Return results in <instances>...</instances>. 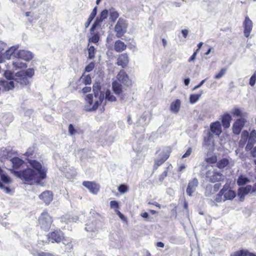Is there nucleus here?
<instances>
[{
    "instance_id": "obj_12",
    "label": "nucleus",
    "mask_w": 256,
    "mask_h": 256,
    "mask_svg": "<svg viewBox=\"0 0 256 256\" xmlns=\"http://www.w3.org/2000/svg\"><path fill=\"white\" fill-rule=\"evenodd\" d=\"M49 238L52 240V242H60L64 238V234L60 230H56L49 235Z\"/></svg>"
},
{
    "instance_id": "obj_50",
    "label": "nucleus",
    "mask_w": 256,
    "mask_h": 256,
    "mask_svg": "<svg viewBox=\"0 0 256 256\" xmlns=\"http://www.w3.org/2000/svg\"><path fill=\"white\" fill-rule=\"evenodd\" d=\"M256 142H252V140H248V142L247 144V145L246 147V151H249L252 150L254 144H255Z\"/></svg>"
},
{
    "instance_id": "obj_43",
    "label": "nucleus",
    "mask_w": 256,
    "mask_h": 256,
    "mask_svg": "<svg viewBox=\"0 0 256 256\" xmlns=\"http://www.w3.org/2000/svg\"><path fill=\"white\" fill-rule=\"evenodd\" d=\"M232 112L234 116H242L241 110L238 108H234Z\"/></svg>"
},
{
    "instance_id": "obj_51",
    "label": "nucleus",
    "mask_w": 256,
    "mask_h": 256,
    "mask_svg": "<svg viewBox=\"0 0 256 256\" xmlns=\"http://www.w3.org/2000/svg\"><path fill=\"white\" fill-rule=\"evenodd\" d=\"M248 140L252 142H256V131L255 130H252L250 132V136L248 138Z\"/></svg>"
},
{
    "instance_id": "obj_46",
    "label": "nucleus",
    "mask_w": 256,
    "mask_h": 256,
    "mask_svg": "<svg viewBox=\"0 0 256 256\" xmlns=\"http://www.w3.org/2000/svg\"><path fill=\"white\" fill-rule=\"evenodd\" d=\"M85 230L88 232H94L96 230V228L95 225H86Z\"/></svg>"
},
{
    "instance_id": "obj_14",
    "label": "nucleus",
    "mask_w": 256,
    "mask_h": 256,
    "mask_svg": "<svg viewBox=\"0 0 256 256\" xmlns=\"http://www.w3.org/2000/svg\"><path fill=\"white\" fill-rule=\"evenodd\" d=\"M253 187L250 185H248L245 187L240 188L238 192V196L240 200H243L245 196L250 192H254L252 191Z\"/></svg>"
},
{
    "instance_id": "obj_59",
    "label": "nucleus",
    "mask_w": 256,
    "mask_h": 256,
    "mask_svg": "<svg viewBox=\"0 0 256 256\" xmlns=\"http://www.w3.org/2000/svg\"><path fill=\"white\" fill-rule=\"evenodd\" d=\"M38 256H55L52 254L48 252H41L38 254Z\"/></svg>"
},
{
    "instance_id": "obj_23",
    "label": "nucleus",
    "mask_w": 256,
    "mask_h": 256,
    "mask_svg": "<svg viewBox=\"0 0 256 256\" xmlns=\"http://www.w3.org/2000/svg\"><path fill=\"white\" fill-rule=\"evenodd\" d=\"M39 198L42 200L46 204H48L52 200V196L50 191L43 192L39 196Z\"/></svg>"
},
{
    "instance_id": "obj_53",
    "label": "nucleus",
    "mask_w": 256,
    "mask_h": 256,
    "mask_svg": "<svg viewBox=\"0 0 256 256\" xmlns=\"http://www.w3.org/2000/svg\"><path fill=\"white\" fill-rule=\"evenodd\" d=\"M34 152V148H29L26 152L24 154V155L27 156H31L33 155Z\"/></svg>"
},
{
    "instance_id": "obj_33",
    "label": "nucleus",
    "mask_w": 256,
    "mask_h": 256,
    "mask_svg": "<svg viewBox=\"0 0 256 256\" xmlns=\"http://www.w3.org/2000/svg\"><path fill=\"white\" fill-rule=\"evenodd\" d=\"M109 14L110 18L112 22H114L119 16L118 12L113 8L109 10Z\"/></svg>"
},
{
    "instance_id": "obj_3",
    "label": "nucleus",
    "mask_w": 256,
    "mask_h": 256,
    "mask_svg": "<svg viewBox=\"0 0 256 256\" xmlns=\"http://www.w3.org/2000/svg\"><path fill=\"white\" fill-rule=\"evenodd\" d=\"M13 154L14 152L12 150L9 149H4L2 151V156L4 158L6 159V164L9 163L12 164V168L16 170L24 164V162L18 157L12 158V155Z\"/></svg>"
},
{
    "instance_id": "obj_29",
    "label": "nucleus",
    "mask_w": 256,
    "mask_h": 256,
    "mask_svg": "<svg viewBox=\"0 0 256 256\" xmlns=\"http://www.w3.org/2000/svg\"><path fill=\"white\" fill-rule=\"evenodd\" d=\"M1 181L5 184H9L11 182V180L0 169V182ZM0 188H4L1 182H0Z\"/></svg>"
},
{
    "instance_id": "obj_26",
    "label": "nucleus",
    "mask_w": 256,
    "mask_h": 256,
    "mask_svg": "<svg viewBox=\"0 0 256 256\" xmlns=\"http://www.w3.org/2000/svg\"><path fill=\"white\" fill-rule=\"evenodd\" d=\"M232 120L231 116L228 113L224 114L222 118V122L223 126L224 128H228L230 126V123Z\"/></svg>"
},
{
    "instance_id": "obj_4",
    "label": "nucleus",
    "mask_w": 256,
    "mask_h": 256,
    "mask_svg": "<svg viewBox=\"0 0 256 256\" xmlns=\"http://www.w3.org/2000/svg\"><path fill=\"white\" fill-rule=\"evenodd\" d=\"M207 180L211 182H219L224 179V176L217 169L212 168L206 174Z\"/></svg>"
},
{
    "instance_id": "obj_55",
    "label": "nucleus",
    "mask_w": 256,
    "mask_h": 256,
    "mask_svg": "<svg viewBox=\"0 0 256 256\" xmlns=\"http://www.w3.org/2000/svg\"><path fill=\"white\" fill-rule=\"evenodd\" d=\"M65 248L66 251H67L68 252H70L72 250V241H70L68 242V245H66Z\"/></svg>"
},
{
    "instance_id": "obj_25",
    "label": "nucleus",
    "mask_w": 256,
    "mask_h": 256,
    "mask_svg": "<svg viewBox=\"0 0 256 256\" xmlns=\"http://www.w3.org/2000/svg\"><path fill=\"white\" fill-rule=\"evenodd\" d=\"M181 102L180 100H176L172 102L170 106V110L174 114L178 113L180 109Z\"/></svg>"
},
{
    "instance_id": "obj_38",
    "label": "nucleus",
    "mask_w": 256,
    "mask_h": 256,
    "mask_svg": "<svg viewBox=\"0 0 256 256\" xmlns=\"http://www.w3.org/2000/svg\"><path fill=\"white\" fill-rule=\"evenodd\" d=\"M250 182V180L248 178L244 176H240L238 179L237 183L238 186H242Z\"/></svg>"
},
{
    "instance_id": "obj_31",
    "label": "nucleus",
    "mask_w": 256,
    "mask_h": 256,
    "mask_svg": "<svg viewBox=\"0 0 256 256\" xmlns=\"http://www.w3.org/2000/svg\"><path fill=\"white\" fill-rule=\"evenodd\" d=\"M12 66L15 70H17L20 68H26L27 65L26 63L22 62L20 60L18 59L15 62H13Z\"/></svg>"
},
{
    "instance_id": "obj_39",
    "label": "nucleus",
    "mask_w": 256,
    "mask_h": 256,
    "mask_svg": "<svg viewBox=\"0 0 256 256\" xmlns=\"http://www.w3.org/2000/svg\"><path fill=\"white\" fill-rule=\"evenodd\" d=\"M104 97L106 100L110 101V102H114L116 100V97L111 94L109 90H107L104 95Z\"/></svg>"
},
{
    "instance_id": "obj_57",
    "label": "nucleus",
    "mask_w": 256,
    "mask_h": 256,
    "mask_svg": "<svg viewBox=\"0 0 256 256\" xmlns=\"http://www.w3.org/2000/svg\"><path fill=\"white\" fill-rule=\"evenodd\" d=\"M198 52V50H196L194 52L192 55L189 58L188 62H190L194 60L196 58V56L197 53Z\"/></svg>"
},
{
    "instance_id": "obj_47",
    "label": "nucleus",
    "mask_w": 256,
    "mask_h": 256,
    "mask_svg": "<svg viewBox=\"0 0 256 256\" xmlns=\"http://www.w3.org/2000/svg\"><path fill=\"white\" fill-rule=\"evenodd\" d=\"M256 82V73L254 72L250 79L249 84L250 86H253Z\"/></svg>"
},
{
    "instance_id": "obj_32",
    "label": "nucleus",
    "mask_w": 256,
    "mask_h": 256,
    "mask_svg": "<svg viewBox=\"0 0 256 256\" xmlns=\"http://www.w3.org/2000/svg\"><path fill=\"white\" fill-rule=\"evenodd\" d=\"M96 12H97V7L96 6L93 9L92 12L90 14V15L88 18L87 22L85 23V26L86 28H88V26L90 25L91 22L93 20V19L95 17V16L96 14Z\"/></svg>"
},
{
    "instance_id": "obj_18",
    "label": "nucleus",
    "mask_w": 256,
    "mask_h": 256,
    "mask_svg": "<svg viewBox=\"0 0 256 256\" xmlns=\"http://www.w3.org/2000/svg\"><path fill=\"white\" fill-rule=\"evenodd\" d=\"M108 11L106 10H104L101 12L100 17L98 18L90 28L91 31H94L96 28L98 26L101 22L107 18L108 14Z\"/></svg>"
},
{
    "instance_id": "obj_36",
    "label": "nucleus",
    "mask_w": 256,
    "mask_h": 256,
    "mask_svg": "<svg viewBox=\"0 0 256 256\" xmlns=\"http://www.w3.org/2000/svg\"><path fill=\"white\" fill-rule=\"evenodd\" d=\"M34 74V70L32 68H28L26 70H22L18 72V74H23L27 78H31Z\"/></svg>"
},
{
    "instance_id": "obj_42",
    "label": "nucleus",
    "mask_w": 256,
    "mask_h": 256,
    "mask_svg": "<svg viewBox=\"0 0 256 256\" xmlns=\"http://www.w3.org/2000/svg\"><path fill=\"white\" fill-rule=\"evenodd\" d=\"M100 40V36L98 34H94L92 38H90L88 40L89 42H92L94 44H96Z\"/></svg>"
},
{
    "instance_id": "obj_30",
    "label": "nucleus",
    "mask_w": 256,
    "mask_h": 256,
    "mask_svg": "<svg viewBox=\"0 0 256 256\" xmlns=\"http://www.w3.org/2000/svg\"><path fill=\"white\" fill-rule=\"evenodd\" d=\"M248 137V132L246 130H244L241 134V138L239 142V145L240 147H243L247 142Z\"/></svg>"
},
{
    "instance_id": "obj_20",
    "label": "nucleus",
    "mask_w": 256,
    "mask_h": 256,
    "mask_svg": "<svg viewBox=\"0 0 256 256\" xmlns=\"http://www.w3.org/2000/svg\"><path fill=\"white\" fill-rule=\"evenodd\" d=\"M169 157V154L167 152H163L159 155V158L155 160L154 168L156 169L158 166L162 164Z\"/></svg>"
},
{
    "instance_id": "obj_27",
    "label": "nucleus",
    "mask_w": 256,
    "mask_h": 256,
    "mask_svg": "<svg viewBox=\"0 0 256 256\" xmlns=\"http://www.w3.org/2000/svg\"><path fill=\"white\" fill-rule=\"evenodd\" d=\"M126 45L120 40H116L114 44V50L118 52H122L126 50Z\"/></svg>"
},
{
    "instance_id": "obj_64",
    "label": "nucleus",
    "mask_w": 256,
    "mask_h": 256,
    "mask_svg": "<svg viewBox=\"0 0 256 256\" xmlns=\"http://www.w3.org/2000/svg\"><path fill=\"white\" fill-rule=\"evenodd\" d=\"M182 33L184 37L186 38L188 34V30H182Z\"/></svg>"
},
{
    "instance_id": "obj_16",
    "label": "nucleus",
    "mask_w": 256,
    "mask_h": 256,
    "mask_svg": "<svg viewBox=\"0 0 256 256\" xmlns=\"http://www.w3.org/2000/svg\"><path fill=\"white\" fill-rule=\"evenodd\" d=\"M129 62L128 56L127 54L124 53L118 56L117 58L116 64L121 66L122 68H126Z\"/></svg>"
},
{
    "instance_id": "obj_8",
    "label": "nucleus",
    "mask_w": 256,
    "mask_h": 256,
    "mask_svg": "<svg viewBox=\"0 0 256 256\" xmlns=\"http://www.w3.org/2000/svg\"><path fill=\"white\" fill-rule=\"evenodd\" d=\"M242 25L244 28V35L248 38L250 35L252 30L253 23L248 16H246Z\"/></svg>"
},
{
    "instance_id": "obj_28",
    "label": "nucleus",
    "mask_w": 256,
    "mask_h": 256,
    "mask_svg": "<svg viewBox=\"0 0 256 256\" xmlns=\"http://www.w3.org/2000/svg\"><path fill=\"white\" fill-rule=\"evenodd\" d=\"M78 82L80 84H84L85 85L90 84L92 82L91 77L90 74H82V76L78 80Z\"/></svg>"
},
{
    "instance_id": "obj_48",
    "label": "nucleus",
    "mask_w": 256,
    "mask_h": 256,
    "mask_svg": "<svg viewBox=\"0 0 256 256\" xmlns=\"http://www.w3.org/2000/svg\"><path fill=\"white\" fill-rule=\"evenodd\" d=\"M77 132L76 130L74 128L72 124L68 126V133L70 136H73Z\"/></svg>"
},
{
    "instance_id": "obj_63",
    "label": "nucleus",
    "mask_w": 256,
    "mask_h": 256,
    "mask_svg": "<svg viewBox=\"0 0 256 256\" xmlns=\"http://www.w3.org/2000/svg\"><path fill=\"white\" fill-rule=\"evenodd\" d=\"M250 154L252 157L256 158V146L252 150Z\"/></svg>"
},
{
    "instance_id": "obj_62",
    "label": "nucleus",
    "mask_w": 256,
    "mask_h": 256,
    "mask_svg": "<svg viewBox=\"0 0 256 256\" xmlns=\"http://www.w3.org/2000/svg\"><path fill=\"white\" fill-rule=\"evenodd\" d=\"M206 80V79H204V80H202L194 88V90H195L196 89H198V88H200L204 84V82H205Z\"/></svg>"
},
{
    "instance_id": "obj_13",
    "label": "nucleus",
    "mask_w": 256,
    "mask_h": 256,
    "mask_svg": "<svg viewBox=\"0 0 256 256\" xmlns=\"http://www.w3.org/2000/svg\"><path fill=\"white\" fill-rule=\"evenodd\" d=\"M198 180L196 178H193L192 180L190 181L188 186L186 190V194L189 196H192L193 192H194L198 186Z\"/></svg>"
},
{
    "instance_id": "obj_5",
    "label": "nucleus",
    "mask_w": 256,
    "mask_h": 256,
    "mask_svg": "<svg viewBox=\"0 0 256 256\" xmlns=\"http://www.w3.org/2000/svg\"><path fill=\"white\" fill-rule=\"evenodd\" d=\"M128 23L125 19L120 18L114 27V31L116 32L117 38H121L126 32Z\"/></svg>"
},
{
    "instance_id": "obj_22",
    "label": "nucleus",
    "mask_w": 256,
    "mask_h": 256,
    "mask_svg": "<svg viewBox=\"0 0 256 256\" xmlns=\"http://www.w3.org/2000/svg\"><path fill=\"white\" fill-rule=\"evenodd\" d=\"M18 48V46H14L10 47L8 50L5 54V56L7 59H10L12 57L16 58V54H18L17 50Z\"/></svg>"
},
{
    "instance_id": "obj_52",
    "label": "nucleus",
    "mask_w": 256,
    "mask_h": 256,
    "mask_svg": "<svg viewBox=\"0 0 256 256\" xmlns=\"http://www.w3.org/2000/svg\"><path fill=\"white\" fill-rule=\"evenodd\" d=\"M4 76L7 78V80H11L12 78H14L13 73L10 70L5 71Z\"/></svg>"
},
{
    "instance_id": "obj_7",
    "label": "nucleus",
    "mask_w": 256,
    "mask_h": 256,
    "mask_svg": "<svg viewBox=\"0 0 256 256\" xmlns=\"http://www.w3.org/2000/svg\"><path fill=\"white\" fill-rule=\"evenodd\" d=\"M118 80L124 85L129 86H132V80L128 78L124 70H121L116 76Z\"/></svg>"
},
{
    "instance_id": "obj_44",
    "label": "nucleus",
    "mask_w": 256,
    "mask_h": 256,
    "mask_svg": "<svg viewBox=\"0 0 256 256\" xmlns=\"http://www.w3.org/2000/svg\"><path fill=\"white\" fill-rule=\"evenodd\" d=\"M226 68H223L220 70V72L216 74L214 76V78L216 79H220V78L226 73Z\"/></svg>"
},
{
    "instance_id": "obj_1",
    "label": "nucleus",
    "mask_w": 256,
    "mask_h": 256,
    "mask_svg": "<svg viewBox=\"0 0 256 256\" xmlns=\"http://www.w3.org/2000/svg\"><path fill=\"white\" fill-rule=\"evenodd\" d=\"M28 160L30 168L22 171L15 172L16 174L30 184H40L41 180L46 178L47 168L36 160L30 158Z\"/></svg>"
},
{
    "instance_id": "obj_40",
    "label": "nucleus",
    "mask_w": 256,
    "mask_h": 256,
    "mask_svg": "<svg viewBox=\"0 0 256 256\" xmlns=\"http://www.w3.org/2000/svg\"><path fill=\"white\" fill-rule=\"evenodd\" d=\"M248 252L246 250H240L236 252L231 256H248Z\"/></svg>"
},
{
    "instance_id": "obj_61",
    "label": "nucleus",
    "mask_w": 256,
    "mask_h": 256,
    "mask_svg": "<svg viewBox=\"0 0 256 256\" xmlns=\"http://www.w3.org/2000/svg\"><path fill=\"white\" fill-rule=\"evenodd\" d=\"M208 162L209 163H215L216 162V156L212 157L208 159Z\"/></svg>"
},
{
    "instance_id": "obj_6",
    "label": "nucleus",
    "mask_w": 256,
    "mask_h": 256,
    "mask_svg": "<svg viewBox=\"0 0 256 256\" xmlns=\"http://www.w3.org/2000/svg\"><path fill=\"white\" fill-rule=\"evenodd\" d=\"M220 193L223 195V200H231L236 196V192L229 188V186L225 184L220 191Z\"/></svg>"
},
{
    "instance_id": "obj_24",
    "label": "nucleus",
    "mask_w": 256,
    "mask_h": 256,
    "mask_svg": "<svg viewBox=\"0 0 256 256\" xmlns=\"http://www.w3.org/2000/svg\"><path fill=\"white\" fill-rule=\"evenodd\" d=\"M14 80L21 85H27L29 82L28 78L26 76L18 74V72L16 74Z\"/></svg>"
},
{
    "instance_id": "obj_2",
    "label": "nucleus",
    "mask_w": 256,
    "mask_h": 256,
    "mask_svg": "<svg viewBox=\"0 0 256 256\" xmlns=\"http://www.w3.org/2000/svg\"><path fill=\"white\" fill-rule=\"evenodd\" d=\"M92 88L94 96L92 94H88L85 98L86 104L84 108L86 111L96 110L104 98V94L100 90V83L94 84Z\"/></svg>"
},
{
    "instance_id": "obj_11",
    "label": "nucleus",
    "mask_w": 256,
    "mask_h": 256,
    "mask_svg": "<svg viewBox=\"0 0 256 256\" xmlns=\"http://www.w3.org/2000/svg\"><path fill=\"white\" fill-rule=\"evenodd\" d=\"M84 186L86 188L93 194H96L100 190V186L94 182L84 181L82 182Z\"/></svg>"
},
{
    "instance_id": "obj_9",
    "label": "nucleus",
    "mask_w": 256,
    "mask_h": 256,
    "mask_svg": "<svg viewBox=\"0 0 256 256\" xmlns=\"http://www.w3.org/2000/svg\"><path fill=\"white\" fill-rule=\"evenodd\" d=\"M234 165V162L231 158H224L217 162L216 166L221 169L224 168H230Z\"/></svg>"
},
{
    "instance_id": "obj_10",
    "label": "nucleus",
    "mask_w": 256,
    "mask_h": 256,
    "mask_svg": "<svg viewBox=\"0 0 256 256\" xmlns=\"http://www.w3.org/2000/svg\"><path fill=\"white\" fill-rule=\"evenodd\" d=\"M246 122V120L244 118L238 119L233 124V132L236 134H239Z\"/></svg>"
},
{
    "instance_id": "obj_35",
    "label": "nucleus",
    "mask_w": 256,
    "mask_h": 256,
    "mask_svg": "<svg viewBox=\"0 0 256 256\" xmlns=\"http://www.w3.org/2000/svg\"><path fill=\"white\" fill-rule=\"evenodd\" d=\"M112 88L116 94H120L122 92L120 84L116 81L112 82Z\"/></svg>"
},
{
    "instance_id": "obj_49",
    "label": "nucleus",
    "mask_w": 256,
    "mask_h": 256,
    "mask_svg": "<svg viewBox=\"0 0 256 256\" xmlns=\"http://www.w3.org/2000/svg\"><path fill=\"white\" fill-rule=\"evenodd\" d=\"M110 206L111 208L114 209V210H118L119 208L118 203V202L116 200H112L110 203Z\"/></svg>"
},
{
    "instance_id": "obj_58",
    "label": "nucleus",
    "mask_w": 256,
    "mask_h": 256,
    "mask_svg": "<svg viewBox=\"0 0 256 256\" xmlns=\"http://www.w3.org/2000/svg\"><path fill=\"white\" fill-rule=\"evenodd\" d=\"M91 88L90 86H85L82 90V92L84 94H86L90 92Z\"/></svg>"
},
{
    "instance_id": "obj_15",
    "label": "nucleus",
    "mask_w": 256,
    "mask_h": 256,
    "mask_svg": "<svg viewBox=\"0 0 256 256\" xmlns=\"http://www.w3.org/2000/svg\"><path fill=\"white\" fill-rule=\"evenodd\" d=\"M0 86L4 91H9L14 88V83L11 80H0Z\"/></svg>"
},
{
    "instance_id": "obj_56",
    "label": "nucleus",
    "mask_w": 256,
    "mask_h": 256,
    "mask_svg": "<svg viewBox=\"0 0 256 256\" xmlns=\"http://www.w3.org/2000/svg\"><path fill=\"white\" fill-rule=\"evenodd\" d=\"M223 195L222 194L220 193V192L216 195L215 200L219 202H221L222 200H223V198L222 197Z\"/></svg>"
},
{
    "instance_id": "obj_34",
    "label": "nucleus",
    "mask_w": 256,
    "mask_h": 256,
    "mask_svg": "<svg viewBox=\"0 0 256 256\" xmlns=\"http://www.w3.org/2000/svg\"><path fill=\"white\" fill-rule=\"evenodd\" d=\"M203 91H202L200 94H191L190 97V102L191 104L196 103L200 98Z\"/></svg>"
},
{
    "instance_id": "obj_19",
    "label": "nucleus",
    "mask_w": 256,
    "mask_h": 256,
    "mask_svg": "<svg viewBox=\"0 0 256 256\" xmlns=\"http://www.w3.org/2000/svg\"><path fill=\"white\" fill-rule=\"evenodd\" d=\"M210 130L214 134L219 136L222 133V126L220 122H212L210 125Z\"/></svg>"
},
{
    "instance_id": "obj_54",
    "label": "nucleus",
    "mask_w": 256,
    "mask_h": 256,
    "mask_svg": "<svg viewBox=\"0 0 256 256\" xmlns=\"http://www.w3.org/2000/svg\"><path fill=\"white\" fill-rule=\"evenodd\" d=\"M192 148H189L188 149V150H186V153L182 156V158H184L189 156L190 155V154H192Z\"/></svg>"
},
{
    "instance_id": "obj_37",
    "label": "nucleus",
    "mask_w": 256,
    "mask_h": 256,
    "mask_svg": "<svg viewBox=\"0 0 256 256\" xmlns=\"http://www.w3.org/2000/svg\"><path fill=\"white\" fill-rule=\"evenodd\" d=\"M88 58L90 59H93L95 56L96 48L94 46H90L88 44Z\"/></svg>"
},
{
    "instance_id": "obj_41",
    "label": "nucleus",
    "mask_w": 256,
    "mask_h": 256,
    "mask_svg": "<svg viewBox=\"0 0 256 256\" xmlns=\"http://www.w3.org/2000/svg\"><path fill=\"white\" fill-rule=\"evenodd\" d=\"M118 190L120 194H124L128 192V188L126 185L125 184H120L118 187Z\"/></svg>"
},
{
    "instance_id": "obj_45",
    "label": "nucleus",
    "mask_w": 256,
    "mask_h": 256,
    "mask_svg": "<svg viewBox=\"0 0 256 256\" xmlns=\"http://www.w3.org/2000/svg\"><path fill=\"white\" fill-rule=\"evenodd\" d=\"M94 68V62H90L88 66H86L85 68V72H90Z\"/></svg>"
},
{
    "instance_id": "obj_60",
    "label": "nucleus",
    "mask_w": 256,
    "mask_h": 256,
    "mask_svg": "<svg viewBox=\"0 0 256 256\" xmlns=\"http://www.w3.org/2000/svg\"><path fill=\"white\" fill-rule=\"evenodd\" d=\"M6 44L2 42V41H0V52H2L6 47Z\"/></svg>"
},
{
    "instance_id": "obj_21",
    "label": "nucleus",
    "mask_w": 256,
    "mask_h": 256,
    "mask_svg": "<svg viewBox=\"0 0 256 256\" xmlns=\"http://www.w3.org/2000/svg\"><path fill=\"white\" fill-rule=\"evenodd\" d=\"M40 224H50L52 222V217L46 212H42L38 218Z\"/></svg>"
},
{
    "instance_id": "obj_17",
    "label": "nucleus",
    "mask_w": 256,
    "mask_h": 256,
    "mask_svg": "<svg viewBox=\"0 0 256 256\" xmlns=\"http://www.w3.org/2000/svg\"><path fill=\"white\" fill-rule=\"evenodd\" d=\"M33 57L31 52L25 50H20L16 54V58H20L26 61H29L32 59Z\"/></svg>"
}]
</instances>
